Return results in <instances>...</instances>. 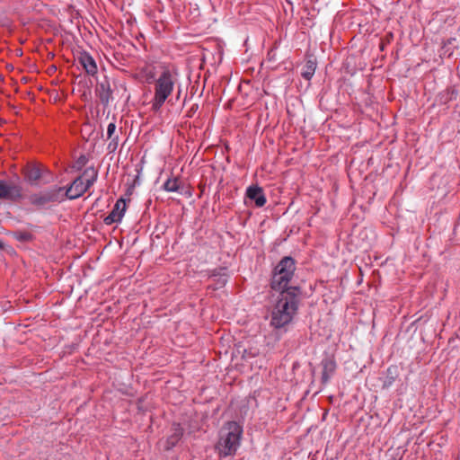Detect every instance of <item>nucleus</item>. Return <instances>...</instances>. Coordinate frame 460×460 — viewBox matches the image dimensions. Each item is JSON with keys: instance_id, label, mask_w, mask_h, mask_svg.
Wrapping results in <instances>:
<instances>
[{"instance_id": "obj_1", "label": "nucleus", "mask_w": 460, "mask_h": 460, "mask_svg": "<svg viewBox=\"0 0 460 460\" xmlns=\"http://www.w3.org/2000/svg\"><path fill=\"white\" fill-rule=\"evenodd\" d=\"M299 288H292L287 293L279 295L270 315V325L275 329H280L288 324L298 309Z\"/></svg>"}, {"instance_id": "obj_2", "label": "nucleus", "mask_w": 460, "mask_h": 460, "mask_svg": "<svg viewBox=\"0 0 460 460\" xmlns=\"http://www.w3.org/2000/svg\"><path fill=\"white\" fill-rule=\"evenodd\" d=\"M243 426L236 421H228L219 431V438L216 448L222 457L235 455L241 446Z\"/></svg>"}, {"instance_id": "obj_3", "label": "nucleus", "mask_w": 460, "mask_h": 460, "mask_svg": "<svg viewBox=\"0 0 460 460\" xmlns=\"http://www.w3.org/2000/svg\"><path fill=\"white\" fill-rule=\"evenodd\" d=\"M296 271V261L290 256L283 257L274 268L270 287L272 290L279 292V295L287 293L292 288L296 286H290V282Z\"/></svg>"}, {"instance_id": "obj_4", "label": "nucleus", "mask_w": 460, "mask_h": 460, "mask_svg": "<svg viewBox=\"0 0 460 460\" xmlns=\"http://www.w3.org/2000/svg\"><path fill=\"white\" fill-rule=\"evenodd\" d=\"M178 75L171 69H164L155 82V93L151 101L152 110L158 111L173 92Z\"/></svg>"}, {"instance_id": "obj_5", "label": "nucleus", "mask_w": 460, "mask_h": 460, "mask_svg": "<svg viewBox=\"0 0 460 460\" xmlns=\"http://www.w3.org/2000/svg\"><path fill=\"white\" fill-rule=\"evenodd\" d=\"M97 178V171L89 167L78 176L66 190V197L69 199H75L82 196L94 182Z\"/></svg>"}, {"instance_id": "obj_6", "label": "nucleus", "mask_w": 460, "mask_h": 460, "mask_svg": "<svg viewBox=\"0 0 460 460\" xmlns=\"http://www.w3.org/2000/svg\"><path fill=\"white\" fill-rule=\"evenodd\" d=\"M22 197V189L13 182L0 180V200L16 201Z\"/></svg>"}, {"instance_id": "obj_7", "label": "nucleus", "mask_w": 460, "mask_h": 460, "mask_svg": "<svg viewBox=\"0 0 460 460\" xmlns=\"http://www.w3.org/2000/svg\"><path fill=\"white\" fill-rule=\"evenodd\" d=\"M246 198L254 201L257 208L263 207L266 202V197L261 187L258 185H252L246 189Z\"/></svg>"}, {"instance_id": "obj_8", "label": "nucleus", "mask_w": 460, "mask_h": 460, "mask_svg": "<svg viewBox=\"0 0 460 460\" xmlns=\"http://www.w3.org/2000/svg\"><path fill=\"white\" fill-rule=\"evenodd\" d=\"M97 93L101 102L104 107H108L110 101L112 100V90L108 83H101L97 87Z\"/></svg>"}, {"instance_id": "obj_9", "label": "nucleus", "mask_w": 460, "mask_h": 460, "mask_svg": "<svg viewBox=\"0 0 460 460\" xmlns=\"http://www.w3.org/2000/svg\"><path fill=\"white\" fill-rule=\"evenodd\" d=\"M80 64L89 75H94L97 72V66L94 59L88 54L83 53L79 58Z\"/></svg>"}, {"instance_id": "obj_10", "label": "nucleus", "mask_w": 460, "mask_h": 460, "mask_svg": "<svg viewBox=\"0 0 460 460\" xmlns=\"http://www.w3.org/2000/svg\"><path fill=\"white\" fill-rule=\"evenodd\" d=\"M323 374L322 380L323 383H327L331 378L332 375L334 373L336 368V364L332 359L326 358L323 360Z\"/></svg>"}, {"instance_id": "obj_11", "label": "nucleus", "mask_w": 460, "mask_h": 460, "mask_svg": "<svg viewBox=\"0 0 460 460\" xmlns=\"http://www.w3.org/2000/svg\"><path fill=\"white\" fill-rule=\"evenodd\" d=\"M41 177V168L39 165H30L26 169V178L31 183H37Z\"/></svg>"}, {"instance_id": "obj_12", "label": "nucleus", "mask_w": 460, "mask_h": 460, "mask_svg": "<svg viewBox=\"0 0 460 460\" xmlns=\"http://www.w3.org/2000/svg\"><path fill=\"white\" fill-rule=\"evenodd\" d=\"M183 435L182 428L177 424L174 426L173 433L167 438V449L173 447Z\"/></svg>"}, {"instance_id": "obj_13", "label": "nucleus", "mask_w": 460, "mask_h": 460, "mask_svg": "<svg viewBox=\"0 0 460 460\" xmlns=\"http://www.w3.org/2000/svg\"><path fill=\"white\" fill-rule=\"evenodd\" d=\"M13 239H15L18 242L21 243H28L31 242L33 238V235L31 233L28 231H13L9 234Z\"/></svg>"}, {"instance_id": "obj_14", "label": "nucleus", "mask_w": 460, "mask_h": 460, "mask_svg": "<svg viewBox=\"0 0 460 460\" xmlns=\"http://www.w3.org/2000/svg\"><path fill=\"white\" fill-rule=\"evenodd\" d=\"M129 200V198L126 197H121L117 199V223L120 221L121 217L124 216L127 208V202Z\"/></svg>"}, {"instance_id": "obj_15", "label": "nucleus", "mask_w": 460, "mask_h": 460, "mask_svg": "<svg viewBox=\"0 0 460 460\" xmlns=\"http://www.w3.org/2000/svg\"><path fill=\"white\" fill-rule=\"evenodd\" d=\"M315 68V63L312 60H308L303 69L302 76L306 80H310L314 75Z\"/></svg>"}, {"instance_id": "obj_16", "label": "nucleus", "mask_w": 460, "mask_h": 460, "mask_svg": "<svg viewBox=\"0 0 460 460\" xmlns=\"http://www.w3.org/2000/svg\"><path fill=\"white\" fill-rule=\"evenodd\" d=\"M180 184L176 178L168 179L164 183V189L168 192H177L179 190Z\"/></svg>"}, {"instance_id": "obj_17", "label": "nucleus", "mask_w": 460, "mask_h": 460, "mask_svg": "<svg viewBox=\"0 0 460 460\" xmlns=\"http://www.w3.org/2000/svg\"><path fill=\"white\" fill-rule=\"evenodd\" d=\"M54 197L53 196H50V195H44V196H41V197H33L32 198V203L34 204H40V205H43V204H46L51 200H54Z\"/></svg>"}, {"instance_id": "obj_18", "label": "nucleus", "mask_w": 460, "mask_h": 460, "mask_svg": "<svg viewBox=\"0 0 460 460\" xmlns=\"http://www.w3.org/2000/svg\"><path fill=\"white\" fill-rule=\"evenodd\" d=\"M87 163V158L84 155H81L73 164V168L75 170H81Z\"/></svg>"}, {"instance_id": "obj_19", "label": "nucleus", "mask_w": 460, "mask_h": 460, "mask_svg": "<svg viewBox=\"0 0 460 460\" xmlns=\"http://www.w3.org/2000/svg\"><path fill=\"white\" fill-rule=\"evenodd\" d=\"M115 222V207L110 211L109 215L104 218L106 225H111Z\"/></svg>"}, {"instance_id": "obj_20", "label": "nucleus", "mask_w": 460, "mask_h": 460, "mask_svg": "<svg viewBox=\"0 0 460 460\" xmlns=\"http://www.w3.org/2000/svg\"><path fill=\"white\" fill-rule=\"evenodd\" d=\"M244 353H245V357L247 358H253L255 356H257L259 354V350L258 349H244Z\"/></svg>"}, {"instance_id": "obj_21", "label": "nucleus", "mask_w": 460, "mask_h": 460, "mask_svg": "<svg viewBox=\"0 0 460 460\" xmlns=\"http://www.w3.org/2000/svg\"><path fill=\"white\" fill-rule=\"evenodd\" d=\"M115 130V123L114 122H111L109 125H108V128H107V134H108V137L111 138L113 132Z\"/></svg>"}, {"instance_id": "obj_22", "label": "nucleus", "mask_w": 460, "mask_h": 460, "mask_svg": "<svg viewBox=\"0 0 460 460\" xmlns=\"http://www.w3.org/2000/svg\"><path fill=\"white\" fill-rule=\"evenodd\" d=\"M149 78H154V75L151 74L149 76L146 77V80L148 81Z\"/></svg>"}, {"instance_id": "obj_23", "label": "nucleus", "mask_w": 460, "mask_h": 460, "mask_svg": "<svg viewBox=\"0 0 460 460\" xmlns=\"http://www.w3.org/2000/svg\"><path fill=\"white\" fill-rule=\"evenodd\" d=\"M112 143H113V140L109 144V146H108V147H109V149H111V148Z\"/></svg>"}, {"instance_id": "obj_24", "label": "nucleus", "mask_w": 460, "mask_h": 460, "mask_svg": "<svg viewBox=\"0 0 460 460\" xmlns=\"http://www.w3.org/2000/svg\"><path fill=\"white\" fill-rule=\"evenodd\" d=\"M63 191V188H58V192H62Z\"/></svg>"}, {"instance_id": "obj_25", "label": "nucleus", "mask_w": 460, "mask_h": 460, "mask_svg": "<svg viewBox=\"0 0 460 460\" xmlns=\"http://www.w3.org/2000/svg\"><path fill=\"white\" fill-rule=\"evenodd\" d=\"M226 282V279H223L222 280V284H225Z\"/></svg>"}, {"instance_id": "obj_26", "label": "nucleus", "mask_w": 460, "mask_h": 460, "mask_svg": "<svg viewBox=\"0 0 460 460\" xmlns=\"http://www.w3.org/2000/svg\"><path fill=\"white\" fill-rule=\"evenodd\" d=\"M2 247H3V243H2V241L0 240V248H2Z\"/></svg>"}]
</instances>
